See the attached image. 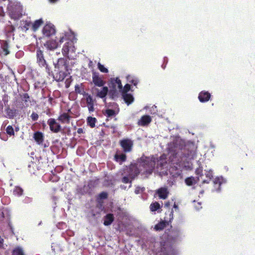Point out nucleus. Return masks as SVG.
Wrapping results in <instances>:
<instances>
[{
	"label": "nucleus",
	"instance_id": "f257e3e1",
	"mask_svg": "<svg viewBox=\"0 0 255 255\" xmlns=\"http://www.w3.org/2000/svg\"><path fill=\"white\" fill-rule=\"evenodd\" d=\"M36 63L40 68H44L49 76L52 74V71L45 59L43 52L39 48L36 50Z\"/></svg>",
	"mask_w": 255,
	"mask_h": 255
},
{
	"label": "nucleus",
	"instance_id": "f03ea898",
	"mask_svg": "<svg viewBox=\"0 0 255 255\" xmlns=\"http://www.w3.org/2000/svg\"><path fill=\"white\" fill-rule=\"evenodd\" d=\"M156 163L155 159H150L146 157L140 164V166L142 167L144 170L142 172L144 174H151L154 170Z\"/></svg>",
	"mask_w": 255,
	"mask_h": 255
},
{
	"label": "nucleus",
	"instance_id": "7ed1b4c3",
	"mask_svg": "<svg viewBox=\"0 0 255 255\" xmlns=\"http://www.w3.org/2000/svg\"><path fill=\"white\" fill-rule=\"evenodd\" d=\"M9 11L11 16L14 19L21 17L22 14V5L19 2L15 1L9 6Z\"/></svg>",
	"mask_w": 255,
	"mask_h": 255
},
{
	"label": "nucleus",
	"instance_id": "20e7f679",
	"mask_svg": "<svg viewBox=\"0 0 255 255\" xmlns=\"http://www.w3.org/2000/svg\"><path fill=\"white\" fill-rule=\"evenodd\" d=\"M169 218L166 217H164V220L161 221L157 224L154 226V230L157 231H159L163 230L167 225H169V223L171 222V221L173 219V211L172 209L169 212Z\"/></svg>",
	"mask_w": 255,
	"mask_h": 255
},
{
	"label": "nucleus",
	"instance_id": "39448f33",
	"mask_svg": "<svg viewBox=\"0 0 255 255\" xmlns=\"http://www.w3.org/2000/svg\"><path fill=\"white\" fill-rule=\"evenodd\" d=\"M92 74V82L95 86L102 87L106 84V81L103 79L104 77L101 75L98 72L93 70Z\"/></svg>",
	"mask_w": 255,
	"mask_h": 255
},
{
	"label": "nucleus",
	"instance_id": "423d86ee",
	"mask_svg": "<svg viewBox=\"0 0 255 255\" xmlns=\"http://www.w3.org/2000/svg\"><path fill=\"white\" fill-rule=\"evenodd\" d=\"M50 130L54 133H58L61 130V126L54 118H50L47 121Z\"/></svg>",
	"mask_w": 255,
	"mask_h": 255
},
{
	"label": "nucleus",
	"instance_id": "0eeeda50",
	"mask_svg": "<svg viewBox=\"0 0 255 255\" xmlns=\"http://www.w3.org/2000/svg\"><path fill=\"white\" fill-rule=\"evenodd\" d=\"M55 74L52 72L50 76H52L53 78L56 81H62L67 76V74L69 73V69L66 70H54Z\"/></svg>",
	"mask_w": 255,
	"mask_h": 255
},
{
	"label": "nucleus",
	"instance_id": "6e6552de",
	"mask_svg": "<svg viewBox=\"0 0 255 255\" xmlns=\"http://www.w3.org/2000/svg\"><path fill=\"white\" fill-rule=\"evenodd\" d=\"M120 144L125 152H130L133 146V141L128 138H124L120 141Z\"/></svg>",
	"mask_w": 255,
	"mask_h": 255
},
{
	"label": "nucleus",
	"instance_id": "1a4fd4ad",
	"mask_svg": "<svg viewBox=\"0 0 255 255\" xmlns=\"http://www.w3.org/2000/svg\"><path fill=\"white\" fill-rule=\"evenodd\" d=\"M54 70H66L68 69V64L67 60L64 58H60L58 59L57 63H54Z\"/></svg>",
	"mask_w": 255,
	"mask_h": 255
},
{
	"label": "nucleus",
	"instance_id": "9d476101",
	"mask_svg": "<svg viewBox=\"0 0 255 255\" xmlns=\"http://www.w3.org/2000/svg\"><path fill=\"white\" fill-rule=\"evenodd\" d=\"M42 33L44 35L49 37L55 33V29L54 25L49 23L46 24L42 29Z\"/></svg>",
	"mask_w": 255,
	"mask_h": 255
},
{
	"label": "nucleus",
	"instance_id": "9b49d317",
	"mask_svg": "<svg viewBox=\"0 0 255 255\" xmlns=\"http://www.w3.org/2000/svg\"><path fill=\"white\" fill-rule=\"evenodd\" d=\"M142 171L141 169H140L136 163L130 164L129 166V174L131 176L132 179H134L136 177L140 172Z\"/></svg>",
	"mask_w": 255,
	"mask_h": 255
},
{
	"label": "nucleus",
	"instance_id": "f8f14e48",
	"mask_svg": "<svg viewBox=\"0 0 255 255\" xmlns=\"http://www.w3.org/2000/svg\"><path fill=\"white\" fill-rule=\"evenodd\" d=\"M155 161L157 167L160 168L162 169L167 164V156L166 154H163L158 158H157Z\"/></svg>",
	"mask_w": 255,
	"mask_h": 255
},
{
	"label": "nucleus",
	"instance_id": "ddd939ff",
	"mask_svg": "<svg viewBox=\"0 0 255 255\" xmlns=\"http://www.w3.org/2000/svg\"><path fill=\"white\" fill-rule=\"evenodd\" d=\"M72 117L67 113H63L58 117L57 120L61 124H69Z\"/></svg>",
	"mask_w": 255,
	"mask_h": 255
},
{
	"label": "nucleus",
	"instance_id": "4468645a",
	"mask_svg": "<svg viewBox=\"0 0 255 255\" xmlns=\"http://www.w3.org/2000/svg\"><path fill=\"white\" fill-rule=\"evenodd\" d=\"M152 121L151 118L148 115L142 116L138 121V125L140 126H146L149 125Z\"/></svg>",
	"mask_w": 255,
	"mask_h": 255
},
{
	"label": "nucleus",
	"instance_id": "2eb2a0df",
	"mask_svg": "<svg viewBox=\"0 0 255 255\" xmlns=\"http://www.w3.org/2000/svg\"><path fill=\"white\" fill-rule=\"evenodd\" d=\"M211 98V94L207 91H201L198 95V99L201 103L208 102Z\"/></svg>",
	"mask_w": 255,
	"mask_h": 255
},
{
	"label": "nucleus",
	"instance_id": "dca6fc26",
	"mask_svg": "<svg viewBox=\"0 0 255 255\" xmlns=\"http://www.w3.org/2000/svg\"><path fill=\"white\" fill-rule=\"evenodd\" d=\"M5 113V117L9 119H12L15 117L17 114V110L14 109H10L9 106H7L4 110Z\"/></svg>",
	"mask_w": 255,
	"mask_h": 255
},
{
	"label": "nucleus",
	"instance_id": "f3484780",
	"mask_svg": "<svg viewBox=\"0 0 255 255\" xmlns=\"http://www.w3.org/2000/svg\"><path fill=\"white\" fill-rule=\"evenodd\" d=\"M44 46L49 50H53L58 46V42L53 39L47 41L44 44Z\"/></svg>",
	"mask_w": 255,
	"mask_h": 255
},
{
	"label": "nucleus",
	"instance_id": "a211bd4d",
	"mask_svg": "<svg viewBox=\"0 0 255 255\" xmlns=\"http://www.w3.org/2000/svg\"><path fill=\"white\" fill-rule=\"evenodd\" d=\"M86 103L87 104L89 112L90 113L94 112L95 110L94 101L92 97L90 95L87 94L86 98Z\"/></svg>",
	"mask_w": 255,
	"mask_h": 255
},
{
	"label": "nucleus",
	"instance_id": "6ab92c4d",
	"mask_svg": "<svg viewBox=\"0 0 255 255\" xmlns=\"http://www.w3.org/2000/svg\"><path fill=\"white\" fill-rule=\"evenodd\" d=\"M102 88L101 90H99L98 89H96L97 93L96 94V96L100 98H104L107 95L109 89L106 86L102 87Z\"/></svg>",
	"mask_w": 255,
	"mask_h": 255
},
{
	"label": "nucleus",
	"instance_id": "aec40b11",
	"mask_svg": "<svg viewBox=\"0 0 255 255\" xmlns=\"http://www.w3.org/2000/svg\"><path fill=\"white\" fill-rule=\"evenodd\" d=\"M33 138L39 145L42 144L44 141V135L40 131L35 132L33 134Z\"/></svg>",
	"mask_w": 255,
	"mask_h": 255
},
{
	"label": "nucleus",
	"instance_id": "412c9836",
	"mask_svg": "<svg viewBox=\"0 0 255 255\" xmlns=\"http://www.w3.org/2000/svg\"><path fill=\"white\" fill-rule=\"evenodd\" d=\"M115 219L114 216L112 213L107 214L104 217V225L106 226H110L114 222Z\"/></svg>",
	"mask_w": 255,
	"mask_h": 255
},
{
	"label": "nucleus",
	"instance_id": "4be33fe9",
	"mask_svg": "<svg viewBox=\"0 0 255 255\" xmlns=\"http://www.w3.org/2000/svg\"><path fill=\"white\" fill-rule=\"evenodd\" d=\"M72 44L71 41H68L66 42L63 46L62 49V53L63 55L66 58L70 59L68 56L69 48Z\"/></svg>",
	"mask_w": 255,
	"mask_h": 255
},
{
	"label": "nucleus",
	"instance_id": "5701e85b",
	"mask_svg": "<svg viewBox=\"0 0 255 255\" xmlns=\"http://www.w3.org/2000/svg\"><path fill=\"white\" fill-rule=\"evenodd\" d=\"M0 48L2 50V53L4 56H6L10 53L9 50V46L8 43L6 40H1L0 43Z\"/></svg>",
	"mask_w": 255,
	"mask_h": 255
},
{
	"label": "nucleus",
	"instance_id": "b1692460",
	"mask_svg": "<svg viewBox=\"0 0 255 255\" xmlns=\"http://www.w3.org/2000/svg\"><path fill=\"white\" fill-rule=\"evenodd\" d=\"M157 193L159 198L165 199L167 198L169 192L166 188H160L157 190Z\"/></svg>",
	"mask_w": 255,
	"mask_h": 255
},
{
	"label": "nucleus",
	"instance_id": "393cba45",
	"mask_svg": "<svg viewBox=\"0 0 255 255\" xmlns=\"http://www.w3.org/2000/svg\"><path fill=\"white\" fill-rule=\"evenodd\" d=\"M43 23V21L42 19L36 20L34 23L28 22L26 23L27 26H29L30 25H32V30L34 31H36L39 27Z\"/></svg>",
	"mask_w": 255,
	"mask_h": 255
},
{
	"label": "nucleus",
	"instance_id": "a878e982",
	"mask_svg": "<svg viewBox=\"0 0 255 255\" xmlns=\"http://www.w3.org/2000/svg\"><path fill=\"white\" fill-rule=\"evenodd\" d=\"M115 160L119 162L120 164H122L123 162H125L127 160V156L124 153L118 154L116 153L114 156Z\"/></svg>",
	"mask_w": 255,
	"mask_h": 255
},
{
	"label": "nucleus",
	"instance_id": "bb28decb",
	"mask_svg": "<svg viewBox=\"0 0 255 255\" xmlns=\"http://www.w3.org/2000/svg\"><path fill=\"white\" fill-rule=\"evenodd\" d=\"M122 96L125 103L128 105L131 104L134 100L133 96L130 94L125 93V94L122 95Z\"/></svg>",
	"mask_w": 255,
	"mask_h": 255
},
{
	"label": "nucleus",
	"instance_id": "cd10ccee",
	"mask_svg": "<svg viewBox=\"0 0 255 255\" xmlns=\"http://www.w3.org/2000/svg\"><path fill=\"white\" fill-rule=\"evenodd\" d=\"M111 84L113 88L115 89L116 85H117L118 88L120 90H122L123 85L121 80L119 78L113 79L111 80Z\"/></svg>",
	"mask_w": 255,
	"mask_h": 255
},
{
	"label": "nucleus",
	"instance_id": "c85d7f7f",
	"mask_svg": "<svg viewBox=\"0 0 255 255\" xmlns=\"http://www.w3.org/2000/svg\"><path fill=\"white\" fill-rule=\"evenodd\" d=\"M161 205L157 202H152L149 206L150 210L151 212L156 211L158 210L161 209Z\"/></svg>",
	"mask_w": 255,
	"mask_h": 255
},
{
	"label": "nucleus",
	"instance_id": "c756f323",
	"mask_svg": "<svg viewBox=\"0 0 255 255\" xmlns=\"http://www.w3.org/2000/svg\"><path fill=\"white\" fill-rule=\"evenodd\" d=\"M97 122V119L95 118L92 117H88L87 119V125L91 128H93L95 127V124Z\"/></svg>",
	"mask_w": 255,
	"mask_h": 255
},
{
	"label": "nucleus",
	"instance_id": "7c9ffc66",
	"mask_svg": "<svg viewBox=\"0 0 255 255\" xmlns=\"http://www.w3.org/2000/svg\"><path fill=\"white\" fill-rule=\"evenodd\" d=\"M127 78L128 81L129 83L133 84L135 86H136L138 83V79L133 76L128 75L127 76Z\"/></svg>",
	"mask_w": 255,
	"mask_h": 255
},
{
	"label": "nucleus",
	"instance_id": "2f4dec72",
	"mask_svg": "<svg viewBox=\"0 0 255 255\" xmlns=\"http://www.w3.org/2000/svg\"><path fill=\"white\" fill-rule=\"evenodd\" d=\"M75 91L77 94H83L84 92V89L82 87V84H76L75 86Z\"/></svg>",
	"mask_w": 255,
	"mask_h": 255
},
{
	"label": "nucleus",
	"instance_id": "473e14b6",
	"mask_svg": "<svg viewBox=\"0 0 255 255\" xmlns=\"http://www.w3.org/2000/svg\"><path fill=\"white\" fill-rule=\"evenodd\" d=\"M13 193L15 195L21 196L23 193V190L20 187L16 186L13 189Z\"/></svg>",
	"mask_w": 255,
	"mask_h": 255
},
{
	"label": "nucleus",
	"instance_id": "72a5a7b5",
	"mask_svg": "<svg viewBox=\"0 0 255 255\" xmlns=\"http://www.w3.org/2000/svg\"><path fill=\"white\" fill-rule=\"evenodd\" d=\"M105 115H106L107 117L110 118L115 116L116 112L113 109H108L105 111Z\"/></svg>",
	"mask_w": 255,
	"mask_h": 255
},
{
	"label": "nucleus",
	"instance_id": "f704fd0d",
	"mask_svg": "<svg viewBox=\"0 0 255 255\" xmlns=\"http://www.w3.org/2000/svg\"><path fill=\"white\" fill-rule=\"evenodd\" d=\"M12 255H24V253L21 249L17 248L13 250Z\"/></svg>",
	"mask_w": 255,
	"mask_h": 255
},
{
	"label": "nucleus",
	"instance_id": "c9c22d12",
	"mask_svg": "<svg viewBox=\"0 0 255 255\" xmlns=\"http://www.w3.org/2000/svg\"><path fill=\"white\" fill-rule=\"evenodd\" d=\"M98 68L101 72L104 73H108L109 72L108 69L99 62L98 63Z\"/></svg>",
	"mask_w": 255,
	"mask_h": 255
},
{
	"label": "nucleus",
	"instance_id": "e433bc0d",
	"mask_svg": "<svg viewBox=\"0 0 255 255\" xmlns=\"http://www.w3.org/2000/svg\"><path fill=\"white\" fill-rule=\"evenodd\" d=\"M130 85L128 84H127L125 85L124 87H122V90H120V91L122 92V95L125 94V93H127L130 90Z\"/></svg>",
	"mask_w": 255,
	"mask_h": 255
},
{
	"label": "nucleus",
	"instance_id": "4c0bfd02",
	"mask_svg": "<svg viewBox=\"0 0 255 255\" xmlns=\"http://www.w3.org/2000/svg\"><path fill=\"white\" fill-rule=\"evenodd\" d=\"M186 157L190 159H193L196 156V152L194 150H191L186 154Z\"/></svg>",
	"mask_w": 255,
	"mask_h": 255
},
{
	"label": "nucleus",
	"instance_id": "58836bf2",
	"mask_svg": "<svg viewBox=\"0 0 255 255\" xmlns=\"http://www.w3.org/2000/svg\"><path fill=\"white\" fill-rule=\"evenodd\" d=\"M6 133L9 135H14V132L13 128L11 126H8L6 128Z\"/></svg>",
	"mask_w": 255,
	"mask_h": 255
},
{
	"label": "nucleus",
	"instance_id": "ea45409f",
	"mask_svg": "<svg viewBox=\"0 0 255 255\" xmlns=\"http://www.w3.org/2000/svg\"><path fill=\"white\" fill-rule=\"evenodd\" d=\"M185 183L188 186H191L193 185L194 181V178L193 177H188L185 179Z\"/></svg>",
	"mask_w": 255,
	"mask_h": 255
},
{
	"label": "nucleus",
	"instance_id": "a19ab883",
	"mask_svg": "<svg viewBox=\"0 0 255 255\" xmlns=\"http://www.w3.org/2000/svg\"><path fill=\"white\" fill-rule=\"evenodd\" d=\"M108 193L104 191L99 194V197L100 199H106L108 198Z\"/></svg>",
	"mask_w": 255,
	"mask_h": 255
},
{
	"label": "nucleus",
	"instance_id": "79ce46f5",
	"mask_svg": "<svg viewBox=\"0 0 255 255\" xmlns=\"http://www.w3.org/2000/svg\"><path fill=\"white\" fill-rule=\"evenodd\" d=\"M195 173L196 175L201 177L203 176V169L202 167H199L196 169Z\"/></svg>",
	"mask_w": 255,
	"mask_h": 255
},
{
	"label": "nucleus",
	"instance_id": "37998d69",
	"mask_svg": "<svg viewBox=\"0 0 255 255\" xmlns=\"http://www.w3.org/2000/svg\"><path fill=\"white\" fill-rule=\"evenodd\" d=\"M30 117L33 121H36L38 119L39 116L37 113L33 112L31 115Z\"/></svg>",
	"mask_w": 255,
	"mask_h": 255
},
{
	"label": "nucleus",
	"instance_id": "c03bdc74",
	"mask_svg": "<svg viewBox=\"0 0 255 255\" xmlns=\"http://www.w3.org/2000/svg\"><path fill=\"white\" fill-rule=\"evenodd\" d=\"M21 97L24 99L25 103H27L28 102V100L29 99V95L27 93L23 94L22 95H21Z\"/></svg>",
	"mask_w": 255,
	"mask_h": 255
},
{
	"label": "nucleus",
	"instance_id": "a18cd8bd",
	"mask_svg": "<svg viewBox=\"0 0 255 255\" xmlns=\"http://www.w3.org/2000/svg\"><path fill=\"white\" fill-rule=\"evenodd\" d=\"M213 182H214V184H215V185H217L218 187H220V186H221V182L220 181V179L218 178H215L214 179Z\"/></svg>",
	"mask_w": 255,
	"mask_h": 255
},
{
	"label": "nucleus",
	"instance_id": "49530a36",
	"mask_svg": "<svg viewBox=\"0 0 255 255\" xmlns=\"http://www.w3.org/2000/svg\"><path fill=\"white\" fill-rule=\"evenodd\" d=\"M206 176L209 179H211L213 177L212 171L211 170H209L206 172Z\"/></svg>",
	"mask_w": 255,
	"mask_h": 255
},
{
	"label": "nucleus",
	"instance_id": "de8ad7c7",
	"mask_svg": "<svg viewBox=\"0 0 255 255\" xmlns=\"http://www.w3.org/2000/svg\"><path fill=\"white\" fill-rule=\"evenodd\" d=\"M122 181L124 183H128L129 182H131V181H129V180L128 177H124L122 179Z\"/></svg>",
	"mask_w": 255,
	"mask_h": 255
},
{
	"label": "nucleus",
	"instance_id": "09e8293b",
	"mask_svg": "<svg viewBox=\"0 0 255 255\" xmlns=\"http://www.w3.org/2000/svg\"><path fill=\"white\" fill-rule=\"evenodd\" d=\"M3 239L1 238L0 239V248H2L3 246Z\"/></svg>",
	"mask_w": 255,
	"mask_h": 255
},
{
	"label": "nucleus",
	"instance_id": "8fccbe9b",
	"mask_svg": "<svg viewBox=\"0 0 255 255\" xmlns=\"http://www.w3.org/2000/svg\"><path fill=\"white\" fill-rule=\"evenodd\" d=\"M77 133L79 134H81L83 133V129L82 128H79L77 129Z\"/></svg>",
	"mask_w": 255,
	"mask_h": 255
},
{
	"label": "nucleus",
	"instance_id": "3c124183",
	"mask_svg": "<svg viewBox=\"0 0 255 255\" xmlns=\"http://www.w3.org/2000/svg\"><path fill=\"white\" fill-rule=\"evenodd\" d=\"M65 40V37L64 36H62V37H60V39H59V42L60 43L63 42Z\"/></svg>",
	"mask_w": 255,
	"mask_h": 255
},
{
	"label": "nucleus",
	"instance_id": "603ef678",
	"mask_svg": "<svg viewBox=\"0 0 255 255\" xmlns=\"http://www.w3.org/2000/svg\"><path fill=\"white\" fill-rule=\"evenodd\" d=\"M170 206V203L169 202H167L166 203H165L164 204V206L166 207H169Z\"/></svg>",
	"mask_w": 255,
	"mask_h": 255
},
{
	"label": "nucleus",
	"instance_id": "864d4df0",
	"mask_svg": "<svg viewBox=\"0 0 255 255\" xmlns=\"http://www.w3.org/2000/svg\"><path fill=\"white\" fill-rule=\"evenodd\" d=\"M173 207L175 208V209H178V205H177L175 203H174V205H173Z\"/></svg>",
	"mask_w": 255,
	"mask_h": 255
},
{
	"label": "nucleus",
	"instance_id": "5fc2aeb1",
	"mask_svg": "<svg viewBox=\"0 0 255 255\" xmlns=\"http://www.w3.org/2000/svg\"><path fill=\"white\" fill-rule=\"evenodd\" d=\"M135 193L136 194H138L139 193V190L137 188L135 190Z\"/></svg>",
	"mask_w": 255,
	"mask_h": 255
},
{
	"label": "nucleus",
	"instance_id": "6e6d98bb",
	"mask_svg": "<svg viewBox=\"0 0 255 255\" xmlns=\"http://www.w3.org/2000/svg\"><path fill=\"white\" fill-rule=\"evenodd\" d=\"M57 0H49V1L51 2H55L57 1Z\"/></svg>",
	"mask_w": 255,
	"mask_h": 255
},
{
	"label": "nucleus",
	"instance_id": "4d7b16f0",
	"mask_svg": "<svg viewBox=\"0 0 255 255\" xmlns=\"http://www.w3.org/2000/svg\"><path fill=\"white\" fill-rule=\"evenodd\" d=\"M52 100H53L52 98H51V97H49V102H51L52 101Z\"/></svg>",
	"mask_w": 255,
	"mask_h": 255
}]
</instances>
